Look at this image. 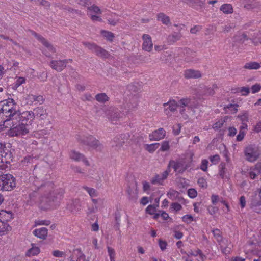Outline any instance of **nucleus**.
Listing matches in <instances>:
<instances>
[{
    "instance_id": "58",
    "label": "nucleus",
    "mask_w": 261,
    "mask_h": 261,
    "mask_svg": "<svg viewBox=\"0 0 261 261\" xmlns=\"http://www.w3.org/2000/svg\"><path fill=\"white\" fill-rule=\"evenodd\" d=\"M198 106V102L196 101L194 99H191L190 98V103L188 106V108L191 109H195L197 108Z\"/></svg>"
},
{
    "instance_id": "25",
    "label": "nucleus",
    "mask_w": 261,
    "mask_h": 261,
    "mask_svg": "<svg viewBox=\"0 0 261 261\" xmlns=\"http://www.w3.org/2000/svg\"><path fill=\"white\" fill-rule=\"evenodd\" d=\"M187 254L188 256H189V255H192L194 256H199V259H200L199 261H204L206 258V256L202 253V251L201 250H200L199 249H197V250H196L194 251L191 250L190 251H189L188 253H187Z\"/></svg>"
},
{
    "instance_id": "30",
    "label": "nucleus",
    "mask_w": 261,
    "mask_h": 261,
    "mask_svg": "<svg viewBox=\"0 0 261 261\" xmlns=\"http://www.w3.org/2000/svg\"><path fill=\"white\" fill-rule=\"evenodd\" d=\"M260 67V64L256 62H250L246 63L244 68L249 70H257Z\"/></svg>"
},
{
    "instance_id": "44",
    "label": "nucleus",
    "mask_w": 261,
    "mask_h": 261,
    "mask_svg": "<svg viewBox=\"0 0 261 261\" xmlns=\"http://www.w3.org/2000/svg\"><path fill=\"white\" fill-rule=\"evenodd\" d=\"M170 149L169 141H164L162 142L161 147L160 150L162 151H166L169 150Z\"/></svg>"
},
{
    "instance_id": "61",
    "label": "nucleus",
    "mask_w": 261,
    "mask_h": 261,
    "mask_svg": "<svg viewBox=\"0 0 261 261\" xmlns=\"http://www.w3.org/2000/svg\"><path fill=\"white\" fill-rule=\"evenodd\" d=\"M119 138L118 137H116L114 139V142L116 143L115 146L117 148H119L121 147L124 143V141H118Z\"/></svg>"
},
{
    "instance_id": "60",
    "label": "nucleus",
    "mask_w": 261,
    "mask_h": 261,
    "mask_svg": "<svg viewBox=\"0 0 261 261\" xmlns=\"http://www.w3.org/2000/svg\"><path fill=\"white\" fill-rule=\"evenodd\" d=\"M93 97L90 94H85L82 96L81 99L83 101H91L93 99Z\"/></svg>"
},
{
    "instance_id": "41",
    "label": "nucleus",
    "mask_w": 261,
    "mask_h": 261,
    "mask_svg": "<svg viewBox=\"0 0 261 261\" xmlns=\"http://www.w3.org/2000/svg\"><path fill=\"white\" fill-rule=\"evenodd\" d=\"M107 249L110 261H115L116 253L114 249L110 247H107Z\"/></svg>"
},
{
    "instance_id": "51",
    "label": "nucleus",
    "mask_w": 261,
    "mask_h": 261,
    "mask_svg": "<svg viewBox=\"0 0 261 261\" xmlns=\"http://www.w3.org/2000/svg\"><path fill=\"white\" fill-rule=\"evenodd\" d=\"M209 159L212 163L214 164H217L220 161V158L219 155L216 154L213 156H210Z\"/></svg>"
},
{
    "instance_id": "53",
    "label": "nucleus",
    "mask_w": 261,
    "mask_h": 261,
    "mask_svg": "<svg viewBox=\"0 0 261 261\" xmlns=\"http://www.w3.org/2000/svg\"><path fill=\"white\" fill-rule=\"evenodd\" d=\"M238 118H239L242 122H247L248 121V114L244 113L242 114L239 115L238 116Z\"/></svg>"
},
{
    "instance_id": "32",
    "label": "nucleus",
    "mask_w": 261,
    "mask_h": 261,
    "mask_svg": "<svg viewBox=\"0 0 261 261\" xmlns=\"http://www.w3.org/2000/svg\"><path fill=\"white\" fill-rule=\"evenodd\" d=\"M220 10L225 14H231L233 12V7L230 4H225L222 5Z\"/></svg>"
},
{
    "instance_id": "21",
    "label": "nucleus",
    "mask_w": 261,
    "mask_h": 261,
    "mask_svg": "<svg viewBox=\"0 0 261 261\" xmlns=\"http://www.w3.org/2000/svg\"><path fill=\"white\" fill-rule=\"evenodd\" d=\"M33 233L37 238L44 240L45 239L47 236L48 230L45 227H42L35 229Z\"/></svg>"
},
{
    "instance_id": "50",
    "label": "nucleus",
    "mask_w": 261,
    "mask_h": 261,
    "mask_svg": "<svg viewBox=\"0 0 261 261\" xmlns=\"http://www.w3.org/2000/svg\"><path fill=\"white\" fill-rule=\"evenodd\" d=\"M208 162L207 160L204 159L201 161L200 168L203 171H206L207 169Z\"/></svg>"
},
{
    "instance_id": "39",
    "label": "nucleus",
    "mask_w": 261,
    "mask_h": 261,
    "mask_svg": "<svg viewBox=\"0 0 261 261\" xmlns=\"http://www.w3.org/2000/svg\"><path fill=\"white\" fill-rule=\"evenodd\" d=\"M25 83V79L23 77H18L14 83L13 89H17L21 85Z\"/></svg>"
},
{
    "instance_id": "47",
    "label": "nucleus",
    "mask_w": 261,
    "mask_h": 261,
    "mask_svg": "<svg viewBox=\"0 0 261 261\" xmlns=\"http://www.w3.org/2000/svg\"><path fill=\"white\" fill-rule=\"evenodd\" d=\"M252 208L254 212L257 213H261V201L258 202L255 204H252Z\"/></svg>"
},
{
    "instance_id": "9",
    "label": "nucleus",
    "mask_w": 261,
    "mask_h": 261,
    "mask_svg": "<svg viewBox=\"0 0 261 261\" xmlns=\"http://www.w3.org/2000/svg\"><path fill=\"white\" fill-rule=\"evenodd\" d=\"M83 44L92 52L94 53L97 56L102 58H108L110 56L109 53L107 50L94 43L83 42Z\"/></svg>"
},
{
    "instance_id": "55",
    "label": "nucleus",
    "mask_w": 261,
    "mask_h": 261,
    "mask_svg": "<svg viewBox=\"0 0 261 261\" xmlns=\"http://www.w3.org/2000/svg\"><path fill=\"white\" fill-rule=\"evenodd\" d=\"M261 89V86L258 84H255L252 86L251 88V92L252 93H255L258 92Z\"/></svg>"
},
{
    "instance_id": "6",
    "label": "nucleus",
    "mask_w": 261,
    "mask_h": 261,
    "mask_svg": "<svg viewBox=\"0 0 261 261\" xmlns=\"http://www.w3.org/2000/svg\"><path fill=\"white\" fill-rule=\"evenodd\" d=\"M15 178L10 174L0 176V190L10 191L16 187Z\"/></svg>"
},
{
    "instance_id": "27",
    "label": "nucleus",
    "mask_w": 261,
    "mask_h": 261,
    "mask_svg": "<svg viewBox=\"0 0 261 261\" xmlns=\"http://www.w3.org/2000/svg\"><path fill=\"white\" fill-rule=\"evenodd\" d=\"M181 35L180 33L174 32L169 35L167 37L168 42L170 44H173L180 39Z\"/></svg>"
},
{
    "instance_id": "56",
    "label": "nucleus",
    "mask_w": 261,
    "mask_h": 261,
    "mask_svg": "<svg viewBox=\"0 0 261 261\" xmlns=\"http://www.w3.org/2000/svg\"><path fill=\"white\" fill-rule=\"evenodd\" d=\"M53 255L57 257H65V253L59 250H55L53 252Z\"/></svg>"
},
{
    "instance_id": "35",
    "label": "nucleus",
    "mask_w": 261,
    "mask_h": 261,
    "mask_svg": "<svg viewBox=\"0 0 261 261\" xmlns=\"http://www.w3.org/2000/svg\"><path fill=\"white\" fill-rule=\"evenodd\" d=\"M11 227L7 223H2L0 225V236L5 235L11 230Z\"/></svg>"
},
{
    "instance_id": "28",
    "label": "nucleus",
    "mask_w": 261,
    "mask_h": 261,
    "mask_svg": "<svg viewBox=\"0 0 261 261\" xmlns=\"http://www.w3.org/2000/svg\"><path fill=\"white\" fill-rule=\"evenodd\" d=\"M40 252V248L35 244H32L31 248L29 249L26 252V256H31L38 255Z\"/></svg>"
},
{
    "instance_id": "46",
    "label": "nucleus",
    "mask_w": 261,
    "mask_h": 261,
    "mask_svg": "<svg viewBox=\"0 0 261 261\" xmlns=\"http://www.w3.org/2000/svg\"><path fill=\"white\" fill-rule=\"evenodd\" d=\"M197 183L198 185L202 188L206 189L207 187L206 180L203 177L199 178L198 179Z\"/></svg>"
},
{
    "instance_id": "52",
    "label": "nucleus",
    "mask_w": 261,
    "mask_h": 261,
    "mask_svg": "<svg viewBox=\"0 0 261 261\" xmlns=\"http://www.w3.org/2000/svg\"><path fill=\"white\" fill-rule=\"evenodd\" d=\"M182 220L185 223H190L193 221V218L190 215H185L182 217Z\"/></svg>"
},
{
    "instance_id": "10",
    "label": "nucleus",
    "mask_w": 261,
    "mask_h": 261,
    "mask_svg": "<svg viewBox=\"0 0 261 261\" xmlns=\"http://www.w3.org/2000/svg\"><path fill=\"white\" fill-rule=\"evenodd\" d=\"M18 116L16 118V122L17 120L22 123L29 124V126L31 127L33 123L34 116L32 111H25L22 112L19 111Z\"/></svg>"
},
{
    "instance_id": "24",
    "label": "nucleus",
    "mask_w": 261,
    "mask_h": 261,
    "mask_svg": "<svg viewBox=\"0 0 261 261\" xmlns=\"http://www.w3.org/2000/svg\"><path fill=\"white\" fill-rule=\"evenodd\" d=\"M190 103V98H182L178 101L177 102L178 107L179 108V112L181 114L184 113L185 109V107H187Z\"/></svg>"
},
{
    "instance_id": "22",
    "label": "nucleus",
    "mask_w": 261,
    "mask_h": 261,
    "mask_svg": "<svg viewBox=\"0 0 261 261\" xmlns=\"http://www.w3.org/2000/svg\"><path fill=\"white\" fill-rule=\"evenodd\" d=\"M244 6L247 9H253L260 6V3L255 0H242Z\"/></svg>"
},
{
    "instance_id": "29",
    "label": "nucleus",
    "mask_w": 261,
    "mask_h": 261,
    "mask_svg": "<svg viewBox=\"0 0 261 261\" xmlns=\"http://www.w3.org/2000/svg\"><path fill=\"white\" fill-rule=\"evenodd\" d=\"M248 39L249 38L244 33L237 35L234 37V42L239 44L244 43L245 41Z\"/></svg>"
},
{
    "instance_id": "12",
    "label": "nucleus",
    "mask_w": 261,
    "mask_h": 261,
    "mask_svg": "<svg viewBox=\"0 0 261 261\" xmlns=\"http://www.w3.org/2000/svg\"><path fill=\"white\" fill-rule=\"evenodd\" d=\"M50 67L58 72L62 71L67 66V60H51L49 63Z\"/></svg>"
},
{
    "instance_id": "4",
    "label": "nucleus",
    "mask_w": 261,
    "mask_h": 261,
    "mask_svg": "<svg viewBox=\"0 0 261 261\" xmlns=\"http://www.w3.org/2000/svg\"><path fill=\"white\" fill-rule=\"evenodd\" d=\"M245 159L250 163L257 161L261 155V150L254 144L247 145L243 150Z\"/></svg>"
},
{
    "instance_id": "40",
    "label": "nucleus",
    "mask_w": 261,
    "mask_h": 261,
    "mask_svg": "<svg viewBox=\"0 0 261 261\" xmlns=\"http://www.w3.org/2000/svg\"><path fill=\"white\" fill-rule=\"evenodd\" d=\"M99 200L100 199H92V201L94 204V206H93L91 208H88V213H95L97 211L98 206L96 205V204Z\"/></svg>"
},
{
    "instance_id": "2",
    "label": "nucleus",
    "mask_w": 261,
    "mask_h": 261,
    "mask_svg": "<svg viewBox=\"0 0 261 261\" xmlns=\"http://www.w3.org/2000/svg\"><path fill=\"white\" fill-rule=\"evenodd\" d=\"M63 194L64 192L62 190L53 191L49 193V195H47V197H41L38 200L39 194L37 192L34 190L29 193V200H28V203L30 205H33L37 202L41 204H43V203H46L47 205H50V203L52 202H59L62 199Z\"/></svg>"
},
{
    "instance_id": "42",
    "label": "nucleus",
    "mask_w": 261,
    "mask_h": 261,
    "mask_svg": "<svg viewBox=\"0 0 261 261\" xmlns=\"http://www.w3.org/2000/svg\"><path fill=\"white\" fill-rule=\"evenodd\" d=\"M212 231H213V233L214 237L215 238V239L217 240V241L218 242L223 241L222 237L221 235V232L219 229H215L213 230Z\"/></svg>"
},
{
    "instance_id": "5",
    "label": "nucleus",
    "mask_w": 261,
    "mask_h": 261,
    "mask_svg": "<svg viewBox=\"0 0 261 261\" xmlns=\"http://www.w3.org/2000/svg\"><path fill=\"white\" fill-rule=\"evenodd\" d=\"M77 140L80 143L87 145L93 149L100 151L103 149V145L99 141L92 135L88 136H77Z\"/></svg>"
},
{
    "instance_id": "18",
    "label": "nucleus",
    "mask_w": 261,
    "mask_h": 261,
    "mask_svg": "<svg viewBox=\"0 0 261 261\" xmlns=\"http://www.w3.org/2000/svg\"><path fill=\"white\" fill-rule=\"evenodd\" d=\"M70 158L76 162L82 161L86 165L88 166L89 162L85 158L84 155L79 152L72 150L69 153Z\"/></svg>"
},
{
    "instance_id": "62",
    "label": "nucleus",
    "mask_w": 261,
    "mask_h": 261,
    "mask_svg": "<svg viewBox=\"0 0 261 261\" xmlns=\"http://www.w3.org/2000/svg\"><path fill=\"white\" fill-rule=\"evenodd\" d=\"M239 204L241 208H243L246 206V198L244 196H241L239 199Z\"/></svg>"
},
{
    "instance_id": "64",
    "label": "nucleus",
    "mask_w": 261,
    "mask_h": 261,
    "mask_svg": "<svg viewBox=\"0 0 261 261\" xmlns=\"http://www.w3.org/2000/svg\"><path fill=\"white\" fill-rule=\"evenodd\" d=\"M253 130L257 133L261 132V121L256 123V124L254 126Z\"/></svg>"
},
{
    "instance_id": "1",
    "label": "nucleus",
    "mask_w": 261,
    "mask_h": 261,
    "mask_svg": "<svg viewBox=\"0 0 261 261\" xmlns=\"http://www.w3.org/2000/svg\"><path fill=\"white\" fill-rule=\"evenodd\" d=\"M0 118L5 119L4 125L8 127L10 122H16V118L18 116L19 107L13 99L9 98L1 102Z\"/></svg>"
},
{
    "instance_id": "19",
    "label": "nucleus",
    "mask_w": 261,
    "mask_h": 261,
    "mask_svg": "<svg viewBox=\"0 0 261 261\" xmlns=\"http://www.w3.org/2000/svg\"><path fill=\"white\" fill-rule=\"evenodd\" d=\"M32 34L35 36L40 42H41L52 53L56 52L55 48L50 44L47 40L45 39L42 36L37 34L34 31H32Z\"/></svg>"
},
{
    "instance_id": "31",
    "label": "nucleus",
    "mask_w": 261,
    "mask_h": 261,
    "mask_svg": "<svg viewBox=\"0 0 261 261\" xmlns=\"http://www.w3.org/2000/svg\"><path fill=\"white\" fill-rule=\"evenodd\" d=\"M28 99L31 102H36L37 103H43L44 99L41 95H35L30 94L28 96Z\"/></svg>"
},
{
    "instance_id": "33",
    "label": "nucleus",
    "mask_w": 261,
    "mask_h": 261,
    "mask_svg": "<svg viewBox=\"0 0 261 261\" xmlns=\"http://www.w3.org/2000/svg\"><path fill=\"white\" fill-rule=\"evenodd\" d=\"M95 99L99 102L105 103L109 101V97L105 93L97 94L95 95Z\"/></svg>"
},
{
    "instance_id": "59",
    "label": "nucleus",
    "mask_w": 261,
    "mask_h": 261,
    "mask_svg": "<svg viewBox=\"0 0 261 261\" xmlns=\"http://www.w3.org/2000/svg\"><path fill=\"white\" fill-rule=\"evenodd\" d=\"M234 26L233 24H227L222 27V31L224 33H227L231 31Z\"/></svg>"
},
{
    "instance_id": "16",
    "label": "nucleus",
    "mask_w": 261,
    "mask_h": 261,
    "mask_svg": "<svg viewBox=\"0 0 261 261\" xmlns=\"http://www.w3.org/2000/svg\"><path fill=\"white\" fill-rule=\"evenodd\" d=\"M32 112L33 113L34 118H36L39 120H44L48 116L46 109L42 106L35 108Z\"/></svg>"
},
{
    "instance_id": "20",
    "label": "nucleus",
    "mask_w": 261,
    "mask_h": 261,
    "mask_svg": "<svg viewBox=\"0 0 261 261\" xmlns=\"http://www.w3.org/2000/svg\"><path fill=\"white\" fill-rule=\"evenodd\" d=\"M184 76L186 79H197L201 76L199 71L193 69H188L184 72Z\"/></svg>"
},
{
    "instance_id": "54",
    "label": "nucleus",
    "mask_w": 261,
    "mask_h": 261,
    "mask_svg": "<svg viewBox=\"0 0 261 261\" xmlns=\"http://www.w3.org/2000/svg\"><path fill=\"white\" fill-rule=\"evenodd\" d=\"M188 194L190 198H194L197 195V192L194 189H190L188 191Z\"/></svg>"
},
{
    "instance_id": "7",
    "label": "nucleus",
    "mask_w": 261,
    "mask_h": 261,
    "mask_svg": "<svg viewBox=\"0 0 261 261\" xmlns=\"http://www.w3.org/2000/svg\"><path fill=\"white\" fill-rule=\"evenodd\" d=\"M190 166V164L187 163L183 158L171 160L168 165V167H172L176 172L179 174L184 173Z\"/></svg>"
},
{
    "instance_id": "11",
    "label": "nucleus",
    "mask_w": 261,
    "mask_h": 261,
    "mask_svg": "<svg viewBox=\"0 0 261 261\" xmlns=\"http://www.w3.org/2000/svg\"><path fill=\"white\" fill-rule=\"evenodd\" d=\"M106 117L113 123L115 124L121 117V114L117 109L114 108H107L105 110Z\"/></svg>"
},
{
    "instance_id": "3",
    "label": "nucleus",
    "mask_w": 261,
    "mask_h": 261,
    "mask_svg": "<svg viewBox=\"0 0 261 261\" xmlns=\"http://www.w3.org/2000/svg\"><path fill=\"white\" fill-rule=\"evenodd\" d=\"M10 129L9 130V135L11 137L19 136L25 135L29 133L31 127L29 124H26L19 122H17L13 121L10 122Z\"/></svg>"
},
{
    "instance_id": "49",
    "label": "nucleus",
    "mask_w": 261,
    "mask_h": 261,
    "mask_svg": "<svg viewBox=\"0 0 261 261\" xmlns=\"http://www.w3.org/2000/svg\"><path fill=\"white\" fill-rule=\"evenodd\" d=\"M87 9L89 11H92L94 13L97 14L101 13V11L100 8L98 6H95V5H93L90 7H88Z\"/></svg>"
},
{
    "instance_id": "15",
    "label": "nucleus",
    "mask_w": 261,
    "mask_h": 261,
    "mask_svg": "<svg viewBox=\"0 0 261 261\" xmlns=\"http://www.w3.org/2000/svg\"><path fill=\"white\" fill-rule=\"evenodd\" d=\"M67 209L73 214L80 211L81 205L80 200L76 199L70 200L67 205Z\"/></svg>"
},
{
    "instance_id": "8",
    "label": "nucleus",
    "mask_w": 261,
    "mask_h": 261,
    "mask_svg": "<svg viewBox=\"0 0 261 261\" xmlns=\"http://www.w3.org/2000/svg\"><path fill=\"white\" fill-rule=\"evenodd\" d=\"M241 173L242 175L249 177L250 179H255L259 175L261 174V164L258 162L255 165L248 168L247 171L242 170Z\"/></svg>"
},
{
    "instance_id": "38",
    "label": "nucleus",
    "mask_w": 261,
    "mask_h": 261,
    "mask_svg": "<svg viewBox=\"0 0 261 261\" xmlns=\"http://www.w3.org/2000/svg\"><path fill=\"white\" fill-rule=\"evenodd\" d=\"M158 20L162 21L163 24H168L170 23L169 17L163 13H160L158 15Z\"/></svg>"
},
{
    "instance_id": "43",
    "label": "nucleus",
    "mask_w": 261,
    "mask_h": 261,
    "mask_svg": "<svg viewBox=\"0 0 261 261\" xmlns=\"http://www.w3.org/2000/svg\"><path fill=\"white\" fill-rule=\"evenodd\" d=\"M83 188L88 193L91 197H96L97 196V192L94 189L88 187H84Z\"/></svg>"
},
{
    "instance_id": "36",
    "label": "nucleus",
    "mask_w": 261,
    "mask_h": 261,
    "mask_svg": "<svg viewBox=\"0 0 261 261\" xmlns=\"http://www.w3.org/2000/svg\"><path fill=\"white\" fill-rule=\"evenodd\" d=\"M217 88V86L216 84L213 85L211 87H205L203 89V93L206 95H213L215 94V90Z\"/></svg>"
},
{
    "instance_id": "63",
    "label": "nucleus",
    "mask_w": 261,
    "mask_h": 261,
    "mask_svg": "<svg viewBox=\"0 0 261 261\" xmlns=\"http://www.w3.org/2000/svg\"><path fill=\"white\" fill-rule=\"evenodd\" d=\"M224 122V121L223 120H219L218 122H216L213 126V128L216 129H218L220 127L222 126L223 125V123Z\"/></svg>"
},
{
    "instance_id": "45",
    "label": "nucleus",
    "mask_w": 261,
    "mask_h": 261,
    "mask_svg": "<svg viewBox=\"0 0 261 261\" xmlns=\"http://www.w3.org/2000/svg\"><path fill=\"white\" fill-rule=\"evenodd\" d=\"M103 36L106 37L108 40H110V41H112L114 37V34L112 33V32H108V31H102L101 32Z\"/></svg>"
},
{
    "instance_id": "57",
    "label": "nucleus",
    "mask_w": 261,
    "mask_h": 261,
    "mask_svg": "<svg viewBox=\"0 0 261 261\" xmlns=\"http://www.w3.org/2000/svg\"><path fill=\"white\" fill-rule=\"evenodd\" d=\"M181 127V126L180 124H178L173 127V132L175 135H178L180 133Z\"/></svg>"
},
{
    "instance_id": "34",
    "label": "nucleus",
    "mask_w": 261,
    "mask_h": 261,
    "mask_svg": "<svg viewBox=\"0 0 261 261\" xmlns=\"http://www.w3.org/2000/svg\"><path fill=\"white\" fill-rule=\"evenodd\" d=\"M226 166V163L222 162L219 166V174L222 178H224L226 173L228 172Z\"/></svg>"
},
{
    "instance_id": "23",
    "label": "nucleus",
    "mask_w": 261,
    "mask_h": 261,
    "mask_svg": "<svg viewBox=\"0 0 261 261\" xmlns=\"http://www.w3.org/2000/svg\"><path fill=\"white\" fill-rule=\"evenodd\" d=\"M184 55L185 56V60L187 62H193L196 57V53L189 48H186L184 50Z\"/></svg>"
},
{
    "instance_id": "48",
    "label": "nucleus",
    "mask_w": 261,
    "mask_h": 261,
    "mask_svg": "<svg viewBox=\"0 0 261 261\" xmlns=\"http://www.w3.org/2000/svg\"><path fill=\"white\" fill-rule=\"evenodd\" d=\"M156 208L155 205H149L146 208V211L150 215H153L156 212Z\"/></svg>"
},
{
    "instance_id": "37",
    "label": "nucleus",
    "mask_w": 261,
    "mask_h": 261,
    "mask_svg": "<svg viewBox=\"0 0 261 261\" xmlns=\"http://www.w3.org/2000/svg\"><path fill=\"white\" fill-rule=\"evenodd\" d=\"M160 146L158 143L145 145V149L150 153L153 152Z\"/></svg>"
},
{
    "instance_id": "14",
    "label": "nucleus",
    "mask_w": 261,
    "mask_h": 261,
    "mask_svg": "<svg viewBox=\"0 0 261 261\" xmlns=\"http://www.w3.org/2000/svg\"><path fill=\"white\" fill-rule=\"evenodd\" d=\"M169 173L170 170H167L161 174H156L151 179V183L152 184L163 185L164 180L167 178Z\"/></svg>"
},
{
    "instance_id": "13",
    "label": "nucleus",
    "mask_w": 261,
    "mask_h": 261,
    "mask_svg": "<svg viewBox=\"0 0 261 261\" xmlns=\"http://www.w3.org/2000/svg\"><path fill=\"white\" fill-rule=\"evenodd\" d=\"M166 132L163 128H160L150 134L149 138L150 141H160L166 136Z\"/></svg>"
},
{
    "instance_id": "26",
    "label": "nucleus",
    "mask_w": 261,
    "mask_h": 261,
    "mask_svg": "<svg viewBox=\"0 0 261 261\" xmlns=\"http://www.w3.org/2000/svg\"><path fill=\"white\" fill-rule=\"evenodd\" d=\"M163 106L165 108H166L167 106H168V109L171 112L175 111L178 108L177 102H176L175 100H170L167 103H164ZM165 111H167V109L165 108Z\"/></svg>"
},
{
    "instance_id": "17",
    "label": "nucleus",
    "mask_w": 261,
    "mask_h": 261,
    "mask_svg": "<svg viewBox=\"0 0 261 261\" xmlns=\"http://www.w3.org/2000/svg\"><path fill=\"white\" fill-rule=\"evenodd\" d=\"M142 39L143 41L142 44L143 49L150 52L153 47V43L150 36L148 34H143Z\"/></svg>"
}]
</instances>
